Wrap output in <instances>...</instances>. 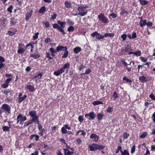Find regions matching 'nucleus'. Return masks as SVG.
<instances>
[{"mask_svg":"<svg viewBox=\"0 0 155 155\" xmlns=\"http://www.w3.org/2000/svg\"><path fill=\"white\" fill-rule=\"evenodd\" d=\"M81 47H77L73 49V51L74 53L75 54H78L81 51Z\"/></svg>","mask_w":155,"mask_h":155,"instance_id":"nucleus-24","label":"nucleus"},{"mask_svg":"<svg viewBox=\"0 0 155 155\" xmlns=\"http://www.w3.org/2000/svg\"><path fill=\"white\" fill-rule=\"evenodd\" d=\"M63 72V69L60 68V69L55 71L53 73L54 75L56 76H59L60 74L62 73Z\"/></svg>","mask_w":155,"mask_h":155,"instance_id":"nucleus-16","label":"nucleus"},{"mask_svg":"<svg viewBox=\"0 0 155 155\" xmlns=\"http://www.w3.org/2000/svg\"><path fill=\"white\" fill-rule=\"evenodd\" d=\"M14 18H12L11 19L10 24L12 25H14L16 23L17 21Z\"/></svg>","mask_w":155,"mask_h":155,"instance_id":"nucleus-44","label":"nucleus"},{"mask_svg":"<svg viewBox=\"0 0 155 155\" xmlns=\"http://www.w3.org/2000/svg\"><path fill=\"white\" fill-rule=\"evenodd\" d=\"M27 89L30 92H33L35 90V88L33 86L29 85H28L26 87Z\"/></svg>","mask_w":155,"mask_h":155,"instance_id":"nucleus-23","label":"nucleus"},{"mask_svg":"<svg viewBox=\"0 0 155 155\" xmlns=\"http://www.w3.org/2000/svg\"><path fill=\"white\" fill-rule=\"evenodd\" d=\"M45 54H46L45 57L47 58H48V60H49L52 59H53V57L50 56V54L49 52H48L47 51H46Z\"/></svg>","mask_w":155,"mask_h":155,"instance_id":"nucleus-41","label":"nucleus"},{"mask_svg":"<svg viewBox=\"0 0 155 155\" xmlns=\"http://www.w3.org/2000/svg\"><path fill=\"white\" fill-rule=\"evenodd\" d=\"M129 136V134L125 132L124 133V139L127 138Z\"/></svg>","mask_w":155,"mask_h":155,"instance_id":"nucleus-63","label":"nucleus"},{"mask_svg":"<svg viewBox=\"0 0 155 155\" xmlns=\"http://www.w3.org/2000/svg\"><path fill=\"white\" fill-rule=\"evenodd\" d=\"M91 35L93 38L96 36L97 39L98 40L103 39L105 38V34L103 35H101L97 31L94 32L91 34Z\"/></svg>","mask_w":155,"mask_h":155,"instance_id":"nucleus-8","label":"nucleus"},{"mask_svg":"<svg viewBox=\"0 0 155 155\" xmlns=\"http://www.w3.org/2000/svg\"><path fill=\"white\" fill-rule=\"evenodd\" d=\"M33 121L31 119L30 120L28 123L26 124V123H25L24 126V127H26L28 126H29L30 124H32L33 123Z\"/></svg>","mask_w":155,"mask_h":155,"instance_id":"nucleus-49","label":"nucleus"},{"mask_svg":"<svg viewBox=\"0 0 155 155\" xmlns=\"http://www.w3.org/2000/svg\"><path fill=\"white\" fill-rule=\"evenodd\" d=\"M130 53L134 54V55H136L137 57L140 56L141 55V51H138L135 52H133Z\"/></svg>","mask_w":155,"mask_h":155,"instance_id":"nucleus-27","label":"nucleus"},{"mask_svg":"<svg viewBox=\"0 0 155 155\" xmlns=\"http://www.w3.org/2000/svg\"><path fill=\"white\" fill-rule=\"evenodd\" d=\"M1 108L0 107V114H1L3 112L10 114L11 107L8 104H3L1 107Z\"/></svg>","mask_w":155,"mask_h":155,"instance_id":"nucleus-5","label":"nucleus"},{"mask_svg":"<svg viewBox=\"0 0 155 155\" xmlns=\"http://www.w3.org/2000/svg\"><path fill=\"white\" fill-rule=\"evenodd\" d=\"M30 57L33 58L35 59H37L40 57V55L39 53L38 52L36 54H30Z\"/></svg>","mask_w":155,"mask_h":155,"instance_id":"nucleus-21","label":"nucleus"},{"mask_svg":"<svg viewBox=\"0 0 155 155\" xmlns=\"http://www.w3.org/2000/svg\"><path fill=\"white\" fill-rule=\"evenodd\" d=\"M66 21L68 24L70 25H73L74 24V22L73 21H71L70 19H67Z\"/></svg>","mask_w":155,"mask_h":155,"instance_id":"nucleus-46","label":"nucleus"},{"mask_svg":"<svg viewBox=\"0 0 155 155\" xmlns=\"http://www.w3.org/2000/svg\"><path fill=\"white\" fill-rule=\"evenodd\" d=\"M105 148V146L96 143H92L91 144L89 145L88 147V149L91 151H95L97 150L101 151L102 154H104L105 152L103 150Z\"/></svg>","mask_w":155,"mask_h":155,"instance_id":"nucleus-1","label":"nucleus"},{"mask_svg":"<svg viewBox=\"0 0 155 155\" xmlns=\"http://www.w3.org/2000/svg\"><path fill=\"white\" fill-rule=\"evenodd\" d=\"M52 41V40L51 39L47 37L45 40V43L47 44L49 42Z\"/></svg>","mask_w":155,"mask_h":155,"instance_id":"nucleus-53","label":"nucleus"},{"mask_svg":"<svg viewBox=\"0 0 155 155\" xmlns=\"http://www.w3.org/2000/svg\"><path fill=\"white\" fill-rule=\"evenodd\" d=\"M8 85L9 84H8L7 83H4L1 85V87L3 88H5L8 87Z\"/></svg>","mask_w":155,"mask_h":155,"instance_id":"nucleus-58","label":"nucleus"},{"mask_svg":"<svg viewBox=\"0 0 155 155\" xmlns=\"http://www.w3.org/2000/svg\"><path fill=\"white\" fill-rule=\"evenodd\" d=\"M3 93L6 95V96H9L10 97L11 96V93L10 91H4Z\"/></svg>","mask_w":155,"mask_h":155,"instance_id":"nucleus-42","label":"nucleus"},{"mask_svg":"<svg viewBox=\"0 0 155 155\" xmlns=\"http://www.w3.org/2000/svg\"><path fill=\"white\" fill-rule=\"evenodd\" d=\"M140 59L143 62H146L147 61V59L145 58L141 57L140 58Z\"/></svg>","mask_w":155,"mask_h":155,"instance_id":"nucleus-56","label":"nucleus"},{"mask_svg":"<svg viewBox=\"0 0 155 155\" xmlns=\"http://www.w3.org/2000/svg\"><path fill=\"white\" fill-rule=\"evenodd\" d=\"M39 33L37 32L35 33V35L33 36V40H36L38 38V35H39Z\"/></svg>","mask_w":155,"mask_h":155,"instance_id":"nucleus-54","label":"nucleus"},{"mask_svg":"<svg viewBox=\"0 0 155 155\" xmlns=\"http://www.w3.org/2000/svg\"><path fill=\"white\" fill-rule=\"evenodd\" d=\"M135 146L134 145L132 146L131 148V153H134L135 151Z\"/></svg>","mask_w":155,"mask_h":155,"instance_id":"nucleus-55","label":"nucleus"},{"mask_svg":"<svg viewBox=\"0 0 155 155\" xmlns=\"http://www.w3.org/2000/svg\"><path fill=\"white\" fill-rule=\"evenodd\" d=\"M35 44V43L33 42H31L27 44L26 46V48H27L29 47H30L31 48V49H34V47L33 45Z\"/></svg>","mask_w":155,"mask_h":155,"instance_id":"nucleus-25","label":"nucleus"},{"mask_svg":"<svg viewBox=\"0 0 155 155\" xmlns=\"http://www.w3.org/2000/svg\"><path fill=\"white\" fill-rule=\"evenodd\" d=\"M121 11L120 13V14L121 15H123L125 13L126 14H128V13L125 10L124 8H121Z\"/></svg>","mask_w":155,"mask_h":155,"instance_id":"nucleus-45","label":"nucleus"},{"mask_svg":"<svg viewBox=\"0 0 155 155\" xmlns=\"http://www.w3.org/2000/svg\"><path fill=\"white\" fill-rule=\"evenodd\" d=\"M49 50L51 51V53L55 54L57 52H58L56 50H54L53 48H50Z\"/></svg>","mask_w":155,"mask_h":155,"instance_id":"nucleus-50","label":"nucleus"},{"mask_svg":"<svg viewBox=\"0 0 155 155\" xmlns=\"http://www.w3.org/2000/svg\"><path fill=\"white\" fill-rule=\"evenodd\" d=\"M26 48L24 44L19 43L18 45V49L17 50V53L19 54H21L24 53L26 50Z\"/></svg>","mask_w":155,"mask_h":155,"instance_id":"nucleus-7","label":"nucleus"},{"mask_svg":"<svg viewBox=\"0 0 155 155\" xmlns=\"http://www.w3.org/2000/svg\"><path fill=\"white\" fill-rule=\"evenodd\" d=\"M26 97H19L18 101L19 103H20L23 101Z\"/></svg>","mask_w":155,"mask_h":155,"instance_id":"nucleus-62","label":"nucleus"},{"mask_svg":"<svg viewBox=\"0 0 155 155\" xmlns=\"http://www.w3.org/2000/svg\"><path fill=\"white\" fill-rule=\"evenodd\" d=\"M26 120L27 118L25 116H23L22 114H20L17 117V123L18 124L19 123H20V124H21Z\"/></svg>","mask_w":155,"mask_h":155,"instance_id":"nucleus-10","label":"nucleus"},{"mask_svg":"<svg viewBox=\"0 0 155 155\" xmlns=\"http://www.w3.org/2000/svg\"><path fill=\"white\" fill-rule=\"evenodd\" d=\"M107 113H111L113 111V108L112 107H109L107 109Z\"/></svg>","mask_w":155,"mask_h":155,"instance_id":"nucleus-48","label":"nucleus"},{"mask_svg":"<svg viewBox=\"0 0 155 155\" xmlns=\"http://www.w3.org/2000/svg\"><path fill=\"white\" fill-rule=\"evenodd\" d=\"M139 80L141 83H143L146 82L147 81V78L144 76L139 77Z\"/></svg>","mask_w":155,"mask_h":155,"instance_id":"nucleus-20","label":"nucleus"},{"mask_svg":"<svg viewBox=\"0 0 155 155\" xmlns=\"http://www.w3.org/2000/svg\"><path fill=\"white\" fill-rule=\"evenodd\" d=\"M10 128V126L8 127L7 126H5L2 127V130L4 131H9Z\"/></svg>","mask_w":155,"mask_h":155,"instance_id":"nucleus-38","label":"nucleus"},{"mask_svg":"<svg viewBox=\"0 0 155 155\" xmlns=\"http://www.w3.org/2000/svg\"><path fill=\"white\" fill-rule=\"evenodd\" d=\"M103 116L104 115L101 114L99 113L97 114V117L98 120L99 121L102 120Z\"/></svg>","mask_w":155,"mask_h":155,"instance_id":"nucleus-39","label":"nucleus"},{"mask_svg":"<svg viewBox=\"0 0 155 155\" xmlns=\"http://www.w3.org/2000/svg\"><path fill=\"white\" fill-rule=\"evenodd\" d=\"M70 66V64L69 63H67L64 64L63 66V67L61 68V69H63V72H64V69H68Z\"/></svg>","mask_w":155,"mask_h":155,"instance_id":"nucleus-28","label":"nucleus"},{"mask_svg":"<svg viewBox=\"0 0 155 155\" xmlns=\"http://www.w3.org/2000/svg\"><path fill=\"white\" fill-rule=\"evenodd\" d=\"M36 114V112L35 110H32L30 111L29 113V115L32 117L35 116Z\"/></svg>","mask_w":155,"mask_h":155,"instance_id":"nucleus-31","label":"nucleus"},{"mask_svg":"<svg viewBox=\"0 0 155 155\" xmlns=\"http://www.w3.org/2000/svg\"><path fill=\"white\" fill-rule=\"evenodd\" d=\"M75 28L72 26H70L68 28L67 30L69 33L73 32L75 30Z\"/></svg>","mask_w":155,"mask_h":155,"instance_id":"nucleus-35","label":"nucleus"},{"mask_svg":"<svg viewBox=\"0 0 155 155\" xmlns=\"http://www.w3.org/2000/svg\"><path fill=\"white\" fill-rule=\"evenodd\" d=\"M38 128L39 131L38 134L40 136H43L44 134L46 133L47 131L44 128H43V126L42 125L38 126Z\"/></svg>","mask_w":155,"mask_h":155,"instance_id":"nucleus-11","label":"nucleus"},{"mask_svg":"<svg viewBox=\"0 0 155 155\" xmlns=\"http://www.w3.org/2000/svg\"><path fill=\"white\" fill-rule=\"evenodd\" d=\"M3 93L6 95V96H9L10 97L11 96V93L10 91H4Z\"/></svg>","mask_w":155,"mask_h":155,"instance_id":"nucleus-43","label":"nucleus"},{"mask_svg":"<svg viewBox=\"0 0 155 155\" xmlns=\"http://www.w3.org/2000/svg\"><path fill=\"white\" fill-rule=\"evenodd\" d=\"M7 18H3L2 19V23L3 26L4 27L6 26L7 23Z\"/></svg>","mask_w":155,"mask_h":155,"instance_id":"nucleus-40","label":"nucleus"},{"mask_svg":"<svg viewBox=\"0 0 155 155\" xmlns=\"http://www.w3.org/2000/svg\"><path fill=\"white\" fill-rule=\"evenodd\" d=\"M89 7L87 6H80L78 8V11L79 12L78 14H76L74 15L75 16L77 15L78 14L81 16H83L85 15L87 13V11H84L83 12H80L83 11L84 9L89 8Z\"/></svg>","mask_w":155,"mask_h":155,"instance_id":"nucleus-4","label":"nucleus"},{"mask_svg":"<svg viewBox=\"0 0 155 155\" xmlns=\"http://www.w3.org/2000/svg\"><path fill=\"white\" fill-rule=\"evenodd\" d=\"M96 114L93 111L86 113L85 115V117L88 119L89 120H91L94 119L96 117Z\"/></svg>","mask_w":155,"mask_h":155,"instance_id":"nucleus-9","label":"nucleus"},{"mask_svg":"<svg viewBox=\"0 0 155 155\" xmlns=\"http://www.w3.org/2000/svg\"><path fill=\"white\" fill-rule=\"evenodd\" d=\"M123 81H126L127 82L131 83L132 82V81L130 79H128L126 76H124L123 78Z\"/></svg>","mask_w":155,"mask_h":155,"instance_id":"nucleus-36","label":"nucleus"},{"mask_svg":"<svg viewBox=\"0 0 155 155\" xmlns=\"http://www.w3.org/2000/svg\"><path fill=\"white\" fill-rule=\"evenodd\" d=\"M32 10H31L30 11L28 12L25 15V20L26 21L28 20L31 17Z\"/></svg>","mask_w":155,"mask_h":155,"instance_id":"nucleus-17","label":"nucleus"},{"mask_svg":"<svg viewBox=\"0 0 155 155\" xmlns=\"http://www.w3.org/2000/svg\"><path fill=\"white\" fill-rule=\"evenodd\" d=\"M64 5L67 8H70L71 7V3L68 1H65L64 2Z\"/></svg>","mask_w":155,"mask_h":155,"instance_id":"nucleus-33","label":"nucleus"},{"mask_svg":"<svg viewBox=\"0 0 155 155\" xmlns=\"http://www.w3.org/2000/svg\"><path fill=\"white\" fill-rule=\"evenodd\" d=\"M63 150L64 155H72L74 153V152L70 151L68 150L65 148H64Z\"/></svg>","mask_w":155,"mask_h":155,"instance_id":"nucleus-15","label":"nucleus"},{"mask_svg":"<svg viewBox=\"0 0 155 155\" xmlns=\"http://www.w3.org/2000/svg\"><path fill=\"white\" fill-rule=\"evenodd\" d=\"M17 31V30L16 29H15L14 32H12L10 31H8L7 34L9 36H12L15 35Z\"/></svg>","mask_w":155,"mask_h":155,"instance_id":"nucleus-26","label":"nucleus"},{"mask_svg":"<svg viewBox=\"0 0 155 155\" xmlns=\"http://www.w3.org/2000/svg\"><path fill=\"white\" fill-rule=\"evenodd\" d=\"M66 24V23L65 21H62L60 24V26L55 23L53 24L52 26L54 28L58 29L63 35H65L66 33L64 30L63 28L65 27Z\"/></svg>","mask_w":155,"mask_h":155,"instance_id":"nucleus-2","label":"nucleus"},{"mask_svg":"<svg viewBox=\"0 0 155 155\" xmlns=\"http://www.w3.org/2000/svg\"><path fill=\"white\" fill-rule=\"evenodd\" d=\"M128 150H125L124 151H122L121 152V155H126L127 152H128Z\"/></svg>","mask_w":155,"mask_h":155,"instance_id":"nucleus-59","label":"nucleus"},{"mask_svg":"<svg viewBox=\"0 0 155 155\" xmlns=\"http://www.w3.org/2000/svg\"><path fill=\"white\" fill-rule=\"evenodd\" d=\"M121 61L122 64L124 65L126 67V69H127V71L128 72L130 71H131V67H127V65H128L127 63L124 60L122 59L121 60Z\"/></svg>","mask_w":155,"mask_h":155,"instance_id":"nucleus-18","label":"nucleus"},{"mask_svg":"<svg viewBox=\"0 0 155 155\" xmlns=\"http://www.w3.org/2000/svg\"><path fill=\"white\" fill-rule=\"evenodd\" d=\"M147 132H144L140 135V137L141 138H145L147 135Z\"/></svg>","mask_w":155,"mask_h":155,"instance_id":"nucleus-47","label":"nucleus"},{"mask_svg":"<svg viewBox=\"0 0 155 155\" xmlns=\"http://www.w3.org/2000/svg\"><path fill=\"white\" fill-rule=\"evenodd\" d=\"M127 37V35L126 34H123L121 35V37L122 38L123 41H125Z\"/></svg>","mask_w":155,"mask_h":155,"instance_id":"nucleus-52","label":"nucleus"},{"mask_svg":"<svg viewBox=\"0 0 155 155\" xmlns=\"http://www.w3.org/2000/svg\"><path fill=\"white\" fill-rule=\"evenodd\" d=\"M90 138L92 139L95 142H98L99 139V136L94 133L90 135Z\"/></svg>","mask_w":155,"mask_h":155,"instance_id":"nucleus-12","label":"nucleus"},{"mask_svg":"<svg viewBox=\"0 0 155 155\" xmlns=\"http://www.w3.org/2000/svg\"><path fill=\"white\" fill-rule=\"evenodd\" d=\"M34 137H35V140L36 141H38L39 138V136L36 134H32L29 137V138L30 140H32L33 139Z\"/></svg>","mask_w":155,"mask_h":155,"instance_id":"nucleus-19","label":"nucleus"},{"mask_svg":"<svg viewBox=\"0 0 155 155\" xmlns=\"http://www.w3.org/2000/svg\"><path fill=\"white\" fill-rule=\"evenodd\" d=\"M78 120L80 122H82L84 120L83 117L82 115L79 116L78 117Z\"/></svg>","mask_w":155,"mask_h":155,"instance_id":"nucleus-57","label":"nucleus"},{"mask_svg":"<svg viewBox=\"0 0 155 155\" xmlns=\"http://www.w3.org/2000/svg\"><path fill=\"white\" fill-rule=\"evenodd\" d=\"M94 105H98L99 104H103V102L99 101H94L92 103Z\"/></svg>","mask_w":155,"mask_h":155,"instance_id":"nucleus-37","label":"nucleus"},{"mask_svg":"<svg viewBox=\"0 0 155 155\" xmlns=\"http://www.w3.org/2000/svg\"><path fill=\"white\" fill-rule=\"evenodd\" d=\"M71 127H69L67 124H65L64 125V126L62 127L61 129V132L62 134H65L67 133V130L66 129H67L68 130H70Z\"/></svg>","mask_w":155,"mask_h":155,"instance_id":"nucleus-13","label":"nucleus"},{"mask_svg":"<svg viewBox=\"0 0 155 155\" xmlns=\"http://www.w3.org/2000/svg\"><path fill=\"white\" fill-rule=\"evenodd\" d=\"M105 38L107 37H110L111 38H113L114 37V33H105Z\"/></svg>","mask_w":155,"mask_h":155,"instance_id":"nucleus-34","label":"nucleus"},{"mask_svg":"<svg viewBox=\"0 0 155 155\" xmlns=\"http://www.w3.org/2000/svg\"><path fill=\"white\" fill-rule=\"evenodd\" d=\"M46 10V7L45 6H43L39 9V12L40 13H43L45 12Z\"/></svg>","mask_w":155,"mask_h":155,"instance_id":"nucleus-32","label":"nucleus"},{"mask_svg":"<svg viewBox=\"0 0 155 155\" xmlns=\"http://www.w3.org/2000/svg\"><path fill=\"white\" fill-rule=\"evenodd\" d=\"M42 76V74L40 73L38 74L37 75H35L34 78V79H35V81L37 82V81L41 78V77Z\"/></svg>","mask_w":155,"mask_h":155,"instance_id":"nucleus-22","label":"nucleus"},{"mask_svg":"<svg viewBox=\"0 0 155 155\" xmlns=\"http://www.w3.org/2000/svg\"><path fill=\"white\" fill-rule=\"evenodd\" d=\"M132 49L130 47H126L124 49H121V51L122 52H123L124 51L127 52L129 55L132 54H131V52H133L132 51Z\"/></svg>","mask_w":155,"mask_h":155,"instance_id":"nucleus-14","label":"nucleus"},{"mask_svg":"<svg viewBox=\"0 0 155 155\" xmlns=\"http://www.w3.org/2000/svg\"><path fill=\"white\" fill-rule=\"evenodd\" d=\"M98 18L104 24H106L109 22L108 18L103 13L99 14L98 16Z\"/></svg>","mask_w":155,"mask_h":155,"instance_id":"nucleus-6","label":"nucleus"},{"mask_svg":"<svg viewBox=\"0 0 155 155\" xmlns=\"http://www.w3.org/2000/svg\"><path fill=\"white\" fill-rule=\"evenodd\" d=\"M32 118L31 119L33 121H35L38 119V117L36 115L35 116L32 117Z\"/></svg>","mask_w":155,"mask_h":155,"instance_id":"nucleus-60","label":"nucleus"},{"mask_svg":"<svg viewBox=\"0 0 155 155\" xmlns=\"http://www.w3.org/2000/svg\"><path fill=\"white\" fill-rule=\"evenodd\" d=\"M13 8V7L12 5H10L7 8V11L8 12H9L11 13L12 12V9Z\"/></svg>","mask_w":155,"mask_h":155,"instance_id":"nucleus-51","label":"nucleus"},{"mask_svg":"<svg viewBox=\"0 0 155 155\" xmlns=\"http://www.w3.org/2000/svg\"><path fill=\"white\" fill-rule=\"evenodd\" d=\"M91 72V70L88 68L85 71V72L84 73L82 74V75L84 74H90Z\"/></svg>","mask_w":155,"mask_h":155,"instance_id":"nucleus-61","label":"nucleus"},{"mask_svg":"<svg viewBox=\"0 0 155 155\" xmlns=\"http://www.w3.org/2000/svg\"><path fill=\"white\" fill-rule=\"evenodd\" d=\"M140 2V4L141 5H146L149 2L145 0H139Z\"/></svg>","mask_w":155,"mask_h":155,"instance_id":"nucleus-30","label":"nucleus"},{"mask_svg":"<svg viewBox=\"0 0 155 155\" xmlns=\"http://www.w3.org/2000/svg\"><path fill=\"white\" fill-rule=\"evenodd\" d=\"M12 78H9L6 79L5 81V83H7L8 84H9V83L12 81Z\"/></svg>","mask_w":155,"mask_h":155,"instance_id":"nucleus-64","label":"nucleus"},{"mask_svg":"<svg viewBox=\"0 0 155 155\" xmlns=\"http://www.w3.org/2000/svg\"><path fill=\"white\" fill-rule=\"evenodd\" d=\"M147 21V20L145 19L142 21L141 22V21H140V26L142 27H143L144 26L146 25Z\"/></svg>","mask_w":155,"mask_h":155,"instance_id":"nucleus-29","label":"nucleus"},{"mask_svg":"<svg viewBox=\"0 0 155 155\" xmlns=\"http://www.w3.org/2000/svg\"><path fill=\"white\" fill-rule=\"evenodd\" d=\"M56 50L58 52L61 51L64 52L63 55L62 57V58H66L68 57V48L67 47L59 45L57 47Z\"/></svg>","mask_w":155,"mask_h":155,"instance_id":"nucleus-3","label":"nucleus"}]
</instances>
